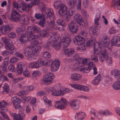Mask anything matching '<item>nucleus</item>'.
I'll return each instance as SVG.
<instances>
[{"label":"nucleus","instance_id":"11","mask_svg":"<svg viewBox=\"0 0 120 120\" xmlns=\"http://www.w3.org/2000/svg\"><path fill=\"white\" fill-rule=\"evenodd\" d=\"M5 47L6 49L10 50V52L12 54L15 55L17 53L16 49L15 48L12 42L6 45Z\"/></svg>","mask_w":120,"mask_h":120},{"label":"nucleus","instance_id":"9","mask_svg":"<svg viewBox=\"0 0 120 120\" xmlns=\"http://www.w3.org/2000/svg\"><path fill=\"white\" fill-rule=\"evenodd\" d=\"M72 86L75 89L80 90L88 92L89 90V88L88 87L78 84H72Z\"/></svg>","mask_w":120,"mask_h":120},{"label":"nucleus","instance_id":"29","mask_svg":"<svg viewBox=\"0 0 120 120\" xmlns=\"http://www.w3.org/2000/svg\"><path fill=\"white\" fill-rule=\"evenodd\" d=\"M11 116L14 117V119L15 120H23V117L25 115L24 114H17L15 113L12 114Z\"/></svg>","mask_w":120,"mask_h":120},{"label":"nucleus","instance_id":"12","mask_svg":"<svg viewBox=\"0 0 120 120\" xmlns=\"http://www.w3.org/2000/svg\"><path fill=\"white\" fill-rule=\"evenodd\" d=\"M111 43L112 46L120 47V37L118 36H114Z\"/></svg>","mask_w":120,"mask_h":120},{"label":"nucleus","instance_id":"30","mask_svg":"<svg viewBox=\"0 0 120 120\" xmlns=\"http://www.w3.org/2000/svg\"><path fill=\"white\" fill-rule=\"evenodd\" d=\"M110 74L115 78L117 79L120 78V71L119 70H114L111 72Z\"/></svg>","mask_w":120,"mask_h":120},{"label":"nucleus","instance_id":"34","mask_svg":"<svg viewBox=\"0 0 120 120\" xmlns=\"http://www.w3.org/2000/svg\"><path fill=\"white\" fill-rule=\"evenodd\" d=\"M82 75L79 74L75 73L72 75L71 76V79L74 81L79 80L81 79Z\"/></svg>","mask_w":120,"mask_h":120},{"label":"nucleus","instance_id":"18","mask_svg":"<svg viewBox=\"0 0 120 120\" xmlns=\"http://www.w3.org/2000/svg\"><path fill=\"white\" fill-rule=\"evenodd\" d=\"M94 63L93 62H90L88 64L87 68H82L80 69V71L83 72L87 73L91 69V68L94 67Z\"/></svg>","mask_w":120,"mask_h":120},{"label":"nucleus","instance_id":"17","mask_svg":"<svg viewBox=\"0 0 120 120\" xmlns=\"http://www.w3.org/2000/svg\"><path fill=\"white\" fill-rule=\"evenodd\" d=\"M11 29V27L9 25H6L1 27L0 31L2 34L6 35L10 31Z\"/></svg>","mask_w":120,"mask_h":120},{"label":"nucleus","instance_id":"27","mask_svg":"<svg viewBox=\"0 0 120 120\" xmlns=\"http://www.w3.org/2000/svg\"><path fill=\"white\" fill-rule=\"evenodd\" d=\"M103 45L105 47H107L109 45L110 39L109 37L107 36L104 37L102 39Z\"/></svg>","mask_w":120,"mask_h":120},{"label":"nucleus","instance_id":"26","mask_svg":"<svg viewBox=\"0 0 120 120\" xmlns=\"http://www.w3.org/2000/svg\"><path fill=\"white\" fill-rule=\"evenodd\" d=\"M45 15H35V17L37 19H41L38 23L39 25L42 27L44 26V24L45 20Z\"/></svg>","mask_w":120,"mask_h":120},{"label":"nucleus","instance_id":"55","mask_svg":"<svg viewBox=\"0 0 120 120\" xmlns=\"http://www.w3.org/2000/svg\"><path fill=\"white\" fill-rule=\"evenodd\" d=\"M100 19V17L95 18L94 20V25H95V26L98 25H99V21Z\"/></svg>","mask_w":120,"mask_h":120},{"label":"nucleus","instance_id":"4","mask_svg":"<svg viewBox=\"0 0 120 120\" xmlns=\"http://www.w3.org/2000/svg\"><path fill=\"white\" fill-rule=\"evenodd\" d=\"M54 7L56 9H58L60 7V8L58 12L59 15H61L62 14L64 15H67L66 14L67 8L66 7L62 4L61 1H58L54 3Z\"/></svg>","mask_w":120,"mask_h":120},{"label":"nucleus","instance_id":"53","mask_svg":"<svg viewBox=\"0 0 120 120\" xmlns=\"http://www.w3.org/2000/svg\"><path fill=\"white\" fill-rule=\"evenodd\" d=\"M18 61V59L16 57H12L10 60V62L12 63H15Z\"/></svg>","mask_w":120,"mask_h":120},{"label":"nucleus","instance_id":"57","mask_svg":"<svg viewBox=\"0 0 120 120\" xmlns=\"http://www.w3.org/2000/svg\"><path fill=\"white\" fill-rule=\"evenodd\" d=\"M48 33V31L46 29H44L42 31L41 33L42 36L43 37L46 36Z\"/></svg>","mask_w":120,"mask_h":120},{"label":"nucleus","instance_id":"47","mask_svg":"<svg viewBox=\"0 0 120 120\" xmlns=\"http://www.w3.org/2000/svg\"><path fill=\"white\" fill-rule=\"evenodd\" d=\"M41 63H42V64H41V66H48L49 65H50L51 63L50 61L48 60H46L45 61H41Z\"/></svg>","mask_w":120,"mask_h":120},{"label":"nucleus","instance_id":"2","mask_svg":"<svg viewBox=\"0 0 120 120\" xmlns=\"http://www.w3.org/2000/svg\"><path fill=\"white\" fill-rule=\"evenodd\" d=\"M25 27L23 26H20L16 29V32L19 34H21L20 38L17 41L22 44H24L25 42L29 40V38L27 36L25 30Z\"/></svg>","mask_w":120,"mask_h":120},{"label":"nucleus","instance_id":"44","mask_svg":"<svg viewBox=\"0 0 120 120\" xmlns=\"http://www.w3.org/2000/svg\"><path fill=\"white\" fill-rule=\"evenodd\" d=\"M50 17H48L49 19V20L47 21V22L49 23H50L52 25V26L54 25L53 24V21L55 19L54 15H49Z\"/></svg>","mask_w":120,"mask_h":120},{"label":"nucleus","instance_id":"25","mask_svg":"<svg viewBox=\"0 0 120 120\" xmlns=\"http://www.w3.org/2000/svg\"><path fill=\"white\" fill-rule=\"evenodd\" d=\"M97 26H92L89 28L90 31L92 32V34L95 37H96L99 33V30L97 28Z\"/></svg>","mask_w":120,"mask_h":120},{"label":"nucleus","instance_id":"60","mask_svg":"<svg viewBox=\"0 0 120 120\" xmlns=\"http://www.w3.org/2000/svg\"><path fill=\"white\" fill-rule=\"evenodd\" d=\"M33 27L34 32H39L40 31L41 29L39 27L35 26H33Z\"/></svg>","mask_w":120,"mask_h":120},{"label":"nucleus","instance_id":"20","mask_svg":"<svg viewBox=\"0 0 120 120\" xmlns=\"http://www.w3.org/2000/svg\"><path fill=\"white\" fill-rule=\"evenodd\" d=\"M30 50L29 46H28L25 49L24 52L25 56L30 60H31L33 57Z\"/></svg>","mask_w":120,"mask_h":120},{"label":"nucleus","instance_id":"37","mask_svg":"<svg viewBox=\"0 0 120 120\" xmlns=\"http://www.w3.org/2000/svg\"><path fill=\"white\" fill-rule=\"evenodd\" d=\"M26 8L27 7L25 4L21 3L18 8V10L19 11L22 12L26 11Z\"/></svg>","mask_w":120,"mask_h":120},{"label":"nucleus","instance_id":"24","mask_svg":"<svg viewBox=\"0 0 120 120\" xmlns=\"http://www.w3.org/2000/svg\"><path fill=\"white\" fill-rule=\"evenodd\" d=\"M86 114L82 112H78L76 114L75 118L78 120H82L86 117Z\"/></svg>","mask_w":120,"mask_h":120},{"label":"nucleus","instance_id":"45","mask_svg":"<svg viewBox=\"0 0 120 120\" xmlns=\"http://www.w3.org/2000/svg\"><path fill=\"white\" fill-rule=\"evenodd\" d=\"M76 0H69L68 4L70 7L72 8L74 5L76 4Z\"/></svg>","mask_w":120,"mask_h":120},{"label":"nucleus","instance_id":"49","mask_svg":"<svg viewBox=\"0 0 120 120\" xmlns=\"http://www.w3.org/2000/svg\"><path fill=\"white\" fill-rule=\"evenodd\" d=\"M23 75L25 77H29L30 76V71L29 70L26 69L23 72Z\"/></svg>","mask_w":120,"mask_h":120},{"label":"nucleus","instance_id":"5","mask_svg":"<svg viewBox=\"0 0 120 120\" xmlns=\"http://www.w3.org/2000/svg\"><path fill=\"white\" fill-rule=\"evenodd\" d=\"M68 101L65 98H62L59 101H57L54 104L55 107L58 109H64L68 105Z\"/></svg>","mask_w":120,"mask_h":120},{"label":"nucleus","instance_id":"40","mask_svg":"<svg viewBox=\"0 0 120 120\" xmlns=\"http://www.w3.org/2000/svg\"><path fill=\"white\" fill-rule=\"evenodd\" d=\"M3 91L2 92L3 93L5 92L8 93L9 90V88L8 85L6 83L4 84L3 87Z\"/></svg>","mask_w":120,"mask_h":120},{"label":"nucleus","instance_id":"42","mask_svg":"<svg viewBox=\"0 0 120 120\" xmlns=\"http://www.w3.org/2000/svg\"><path fill=\"white\" fill-rule=\"evenodd\" d=\"M42 54L45 58H49L51 56L50 54L47 51L43 52L42 53Z\"/></svg>","mask_w":120,"mask_h":120},{"label":"nucleus","instance_id":"46","mask_svg":"<svg viewBox=\"0 0 120 120\" xmlns=\"http://www.w3.org/2000/svg\"><path fill=\"white\" fill-rule=\"evenodd\" d=\"M1 40L4 44H7L11 43L12 42L10 40L5 37L2 38Z\"/></svg>","mask_w":120,"mask_h":120},{"label":"nucleus","instance_id":"39","mask_svg":"<svg viewBox=\"0 0 120 120\" xmlns=\"http://www.w3.org/2000/svg\"><path fill=\"white\" fill-rule=\"evenodd\" d=\"M113 88L115 90H118L120 89V80L114 83L112 85Z\"/></svg>","mask_w":120,"mask_h":120},{"label":"nucleus","instance_id":"63","mask_svg":"<svg viewBox=\"0 0 120 120\" xmlns=\"http://www.w3.org/2000/svg\"><path fill=\"white\" fill-rule=\"evenodd\" d=\"M105 60H107V62L111 64L112 62L111 58L110 57L108 56L106 57Z\"/></svg>","mask_w":120,"mask_h":120},{"label":"nucleus","instance_id":"23","mask_svg":"<svg viewBox=\"0 0 120 120\" xmlns=\"http://www.w3.org/2000/svg\"><path fill=\"white\" fill-rule=\"evenodd\" d=\"M70 106L74 110H75L78 109L79 106L77 100L75 99L70 102Z\"/></svg>","mask_w":120,"mask_h":120},{"label":"nucleus","instance_id":"15","mask_svg":"<svg viewBox=\"0 0 120 120\" xmlns=\"http://www.w3.org/2000/svg\"><path fill=\"white\" fill-rule=\"evenodd\" d=\"M73 40L75 44L78 45H83L85 43L83 38L80 36H76Z\"/></svg>","mask_w":120,"mask_h":120},{"label":"nucleus","instance_id":"19","mask_svg":"<svg viewBox=\"0 0 120 120\" xmlns=\"http://www.w3.org/2000/svg\"><path fill=\"white\" fill-rule=\"evenodd\" d=\"M69 28L70 31L73 33H76L78 27L75 26V24L73 22H71L68 24Z\"/></svg>","mask_w":120,"mask_h":120},{"label":"nucleus","instance_id":"56","mask_svg":"<svg viewBox=\"0 0 120 120\" xmlns=\"http://www.w3.org/2000/svg\"><path fill=\"white\" fill-rule=\"evenodd\" d=\"M43 98V100L44 101V102L45 103H47L48 104H49V105H51V102L49 100H48V99L46 97L44 96Z\"/></svg>","mask_w":120,"mask_h":120},{"label":"nucleus","instance_id":"1","mask_svg":"<svg viewBox=\"0 0 120 120\" xmlns=\"http://www.w3.org/2000/svg\"><path fill=\"white\" fill-rule=\"evenodd\" d=\"M59 36L56 33H51L49 40L46 44L45 48L49 49L50 46L54 47L56 50L59 49L61 45H63L64 47H65L69 45L71 41V40L67 37L65 35H63L61 37V42L57 43L56 41L59 39Z\"/></svg>","mask_w":120,"mask_h":120},{"label":"nucleus","instance_id":"43","mask_svg":"<svg viewBox=\"0 0 120 120\" xmlns=\"http://www.w3.org/2000/svg\"><path fill=\"white\" fill-rule=\"evenodd\" d=\"M56 23L58 25H60L62 26L65 27L66 26V23L62 19H59L56 21Z\"/></svg>","mask_w":120,"mask_h":120},{"label":"nucleus","instance_id":"10","mask_svg":"<svg viewBox=\"0 0 120 120\" xmlns=\"http://www.w3.org/2000/svg\"><path fill=\"white\" fill-rule=\"evenodd\" d=\"M41 13H36L35 15H54V14L52 9L46 8L43 10Z\"/></svg>","mask_w":120,"mask_h":120},{"label":"nucleus","instance_id":"41","mask_svg":"<svg viewBox=\"0 0 120 120\" xmlns=\"http://www.w3.org/2000/svg\"><path fill=\"white\" fill-rule=\"evenodd\" d=\"M33 26H30L28 27L27 30V34L29 35H31L34 31Z\"/></svg>","mask_w":120,"mask_h":120},{"label":"nucleus","instance_id":"64","mask_svg":"<svg viewBox=\"0 0 120 120\" xmlns=\"http://www.w3.org/2000/svg\"><path fill=\"white\" fill-rule=\"evenodd\" d=\"M106 57L105 58V56H99V59L100 61L101 62H103L105 61V60L106 58Z\"/></svg>","mask_w":120,"mask_h":120},{"label":"nucleus","instance_id":"13","mask_svg":"<svg viewBox=\"0 0 120 120\" xmlns=\"http://www.w3.org/2000/svg\"><path fill=\"white\" fill-rule=\"evenodd\" d=\"M54 78L53 73L49 72L45 75L42 80L45 82H48L52 81Z\"/></svg>","mask_w":120,"mask_h":120},{"label":"nucleus","instance_id":"6","mask_svg":"<svg viewBox=\"0 0 120 120\" xmlns=\"http://www.w3.org/2000/svg\"><path fill=\"white\" fill-rule=\"evenodd\" d=\"M7 105V103L4 101H2L0 102V109H1L0 113L4 119L9 120V119L7 115L4 112L8 111V108L5 107Z\"/></svg>","mask_w":120,"mask_h":120},{"label":"nucleus","instance_id":"21","mask_svg":"<svg viewBox=\"0 0 120 120\" xmlns=\"http://www.w3.org/2000/svg\"><path fill=\"white\" fill-rule=\"evenodd\" d=\"M25 66L26 65L22 62L19 63L17 64L16 69L18 74L20 75L22 73L23 69L25 68Z\"/></svg>","mask_w":120,"mask_h":120},{"label":"nucleus","instance_id":"35","mask_svg":"<svg viewBox=\"0 0 120 120\" xmlns=\"http://www.w3.org/2000/svg\"><path fill=\"white\" fill-rule=\"evenodd\" d=\"M101 80V76L98 74L95 77L94 79L92 81V83L94 85H97L99 84Z\"/></svg>","mask_w":120,"mask_h":120},{"label":"nucleus","instance_id":"59","mask_svg":"<svg viewBox=\"0 0 120 120\" xmlns=\"http://www.w3.org/2000/svg\"><path fill=\"white\" fill-rule=\"evenodd\" d=\"M15 68V66L13 65H10L8 67V70L12 72H14Z\"/></svg>","mask_w":120,"mask_h":120},{"label":"nucleus","instance_id":"22","mask_svg":"<svg viewBox=\"0 0 120 120\" xmlns=\"http://www.w3.org/2000/svg\"><path fill=\"white\" fill-rule=\"evenodd\" d=\"M77 16V15H75L74 17V18L76 17V20L79 25L83 26H88L87 23L84 22L83 20L80 16V15L78 16Z\"/></svg>","mask_w":120,"mask_h":120},{"label":"nucleus","instance_id":"54","mask_svg":"<svg viewBox=\"0 0 120 120\" xmlns=\"http://www.w3.org/2000/svg\"><path fill=\"white\" fill-rule=\"evenodd\" d=\"M106 52L107 50L105 49H103V50H101V52L102 56H105V58H106L108 56Z\"/></svg>","mask_w":120,"mask_h":120},{"label":"nucleus","instance_id":"51","mask_svg":"<svg viewBox=\"0 0 120 120\" xmlns=\"http://www.w3.org/2000/svg\"><path fill=\"white\" fill-rule=\"evenodd\" d=\"M8 62V58H6L4 59L2 65L7 67Z\"/></svg>","mask_w":120,"mask_h":120},{"label":"nucleus","instance_id":"8","mask_svg":"<svg viewBox=\"0 0 120 120\" xmlns=\"http://www.w3.org/2000/svg\"><path fill=\"white\" fill-rule=\"evenodd\" d=\"M73 58L76 60V63L79 64H82L84 65H87L88 63V60L87 58H81L77 55L74 56Z\"/></svg>","mask_w":120,"mask_h":120},{"label":"nucleus","instance_id":"52","mask_svg":"<svg viewBox=\"0 0 120 120\" xmlns=\"http://www.w3.org/2000/svg\"><path fill=\"white\" fill-rule=\"evenodd\" d=\"M41 74V72L38 71H34L32 73V76L33 77H34L40 75Z\"/></svg>","mask_w":120,"mask_h":120},{"label":"nucleus","instance_id":"62","mask_svg":"<svg viewBox=\"0 0 120 120\" xmlns=\"http://www.w3.org/2000/svg\"><path fill=\"white\" fill-rule=\"evenodd\" d=\"M72 15H67L65 16V15H64V18L65 20L67 22L69 21L71 19V16Z\"/></svg>","mask_w":120,"mask_h":120},{"label":"nucleus","instance_id":"28","mask_svg":"<svg viewBox=\"0 0 120 120\" xmlns=\"http://www.w3.org/2000/svg\"><path fill=\"white\" fill-rule=\"evenodd\" d=\"M42 63L41 61H37L31 63L30 65V67L32 68H38L41 66Z\"/></svg>","mask_w":120,"mask_h":120},{"label":"nucleus","instance_id":"36","mask_svg":"<svg viewBox=\"0 0 120 120\" xmlns=\"http://www.w3.org/2000/svg\"><path fill=\"white\" fill-rule=\"evenodd\" d=\"M75 52L74 49H66L64 51L65 54L68 56H70L73 54Z\"/></svg>","mask_w":120,"mask_h":120},{"label":"nucleus","instance_id":"14","mask_svg":"<svg viewBox=\"0 0 120 120\" xmlns=\"http://www.w3.org/2000/svg\"><path fill=\"white\" fill-rule=\"evenodd\" d=\"M60 66V61L59 60H55L52 62L51 70L53 72H56Z\"/></svg>","mask_w":120,"mask_h":120},{"label":"nucleus","instance_id":"31","mask_svg":"<svg viewBox=\"0 0 120 120\" xmlns=\"http://www.w3.org/2000/svg\"><path fill=\"white\" fill-rule=\"evenodd\" d=\"M112 6L114 8L117 7V9L120 10V0H112Z\"/></svg>","mask_w":120,"mask_h":120},{"label":"nucleus","instance_id":"48","mask_svg":"<svg viewBox=\"0 0 120 120\" xmlns=\"http://www.w3.org/2000/svg\"><path fill=\"white\" fill-rule=\"evenodd\" d=\"M95 42L91 40L88 41L86 43V46L89 47L90 45H92L94 44Z\"/></svg>","mask_w":120,"mask_h":120},{"label":"nucleus","instance_id":"7","mask_svg":"<svg viewBox=\"0 0 120 120\" xmlns=\"http://www.w3.org/2000/svg\"><path fill=\"white\" fill-rule=\"evenodd\" d=\"M49 91L52 92V94L56 96H62L64 94L63 90H62L61 87L59 90H56L54 88L50 87L49 88Z\"/></svg>","mask_w":120,"mask_h":120},{"label":"nucleus","instance_id":"32","mask_svg":"<svg viewBox=\"0 0 120 120\" xmlns=\"http://www.w3.org/2000/svg\"><path fill=\"white\" fill-rule=\"evenodd\" d=\"M98 112L101 116L109 115L112 114V113L111 112L107 109L100 110L98 111Z\"/></svg>","mask_w":120,"mask_h":120},{"label":"nucleus","instance_id":"61","mask_svg":"<svg viewBox=\"0 0 120 120\" xmlns=\"http://www.w3.org/2000/svg\"><path fill=\"white\" fill-rule=\"evenodd\" d=\"M89 2L88 0H83L82 4L85 7H87L88 6Z\"/></svg>","mask_w":120,"mask_h":120},{"label":"nucleus","instance_id":"16","mask_svg":"<svg viewBox=\"0 0 120 120\" xmlns=\"http://www.w3.org/2000/svg\"><path fill=\"white\" fill-rule=\"evenodd\" d=\"M29 48L33 56H35L36 54L38 52L39 50H40L41 49V46L38 45L29 46Z\"/></svg>","mask_w":120,"mask_h":120},{"label":"nucleus","instance_id":"58","mask_svg":"<svg viewBox=\"0 0 120 120\" xmlns=\"http://www.w3.org/2000/svg\"><path fill=\"white\" fill-rule=\"evenodd\" d=\"M8 36L9 38H14L16 37V35L15 33L12 32L8 34Z\"/></svg>","mask_w":120,"mask_h":120},{"label":"nucleus","instance_id":"38","mask_svg":"<svg viewBox=\"0 0 120 120\" xmlns=\"http://www.w3.org/2000/svg\"><path fill=\"white\" fill-rule=\"evenodd\" d=\"M11 100L14 106H15V105L16 104L19 103L20 101V99L16 96L12 98Z\"/></svg>","mask_w":120,"mask_h":120},{"label":"nucleus","instance_id":"3","mask_svg":"<svg viewBox=\"0 0 120 120\" xmlns=\"http://www.w3.org/2000/svg\"><path fill=\"white\" fill-rule=\"evenodd\" d=\"M8 18L11 21L16 22L20 21L24 24L28 23L29 18L27 15H8Z\"/></svg>","mask_w":120,"mask_h":120},{"label":"nucleus","instance_id":"33","mask_svg":"<svg viewBox=\"0 0 120 120\" xmlns=\"http://www.w3.org/2000/svg\"><path fill=\"white\" fill-rule=\"evenodd\" d=\"M101 44L99 43H97L94 45V54L97 55L99 54L100 52L98 50V48H100L101 49V47L100 46Z\"/></svg>","mask_w":120,"mask_h":120},{"label":"nucleus","instance_id":"50","mask_svg":"<svg viewBox=\"0 0 120 120\" xmlns=\"http://www.w3.org/2000/svg\"><path fill=\"white\" fill-rule=\"evenodd\" d=\"M91 58L92 60L94 61L96 63H97L98 62V58L95 55H93L92 56Z\"/></svg>","mask_w":120,"mask_h":120}]
</instances>
